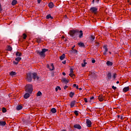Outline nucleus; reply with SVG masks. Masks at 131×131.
<instances>
[{
  "label": "nucleus",
  "instance_id": "f257e3e1",
  "mask_svg": "<svg viewBox=\"0 0 131 131\" xmlns=\"http://www.w3.org/2000/svg\"><path fill=\"white\" fill-rule=\"evenodd\" d=\"M78 34H79V31L77 30H70L69 32V35L72 38H77V36H78Z\"/></svg>",
  "mask_w": 131,
  "mask_h": 131
},
{
  "label": "nucleus",
  "instance_id": "f03ea898",
  "mask_svg": "<svg viewBox=\"0 0 131 131\" xmlns=\"http://www.w3.org/2000/svg\"><path fill=\"white\" fill-rule=\"evenodd\" d=\"M33 91V87L32 86V84H28L26 86V92L27 93L31 94V93H32Z\"/></svg>",
  "mask_w": 131,
  "mask_h": 131
},
{
  "label": "nucleus",
  "instance_id": "7ed1b4c3",
  "mask_svg": "<svg viewBox=\"0 0 131 131\" xmlns=\"http://www.w3.org/2000/svg\"><path fill=\"white\" fill-rule=\"evenodd\" d=\"M48 50L47 49H42L41 51H37V54L41 58H45L46 57L45 53L48 52Z\"/></svg>",
  "mask_w": 131,
  "mask_h": 131
},
{
  "label": "nucleus",
  "instance_id": "20e7f679",
  "mask_svg": "<svg viewBox=\"0 0 131 131\" xmlns=\"http://www.w3.org/2000/svg\"><path fill=\"white\" fill-rule=\"evenodd\" d=\"M26 79L27 81H29V82H31L32 81V73H29L27 74V78Z\"/></svg>",
  "mask_w": 131,
  "mask_h": 131
},
{
  "label": "nucleus",
  "instance_id": "39448f33",
  "mask_svg": "<svg viewBox=\"0 0 131 131\" xmlns=\"http://www.w3.org/2000/svg\"><path fill=\"white\" fill-rule=\"evenodd\" d=\"M32 77L34 80H38L39 79V77H38L36 73H32Z\"/></svg>",
  "mask_w": 131,
  "mask_h": 131
},
{
  "label": "nucleus",
  "instance_id": "423d86ee",
  "mask_svg": "<svg viewBox=\"0 0 131 131\" xmlns=\"http://www.w3.org/2000/svg\"><path fill=\"white\" fill-rule=\"evenodd\" d=\"M90 11L94 14H97V12H98V8H97V7H91Z\"/></svg>",
  "mask_w": 131,
  "mask_h": 131
},
{
  "label": "nucleus",
  "instance_id": "0eeeda50",
  "mask_svg": "<svg viewBox=\"0 0 131 131\" xmlns=\"http://www.w3.org/2000/svg\"><path fill=\"white\" fill-rule=\"evenodd\" d=\"M47 68L50 70V71H53V70H55V67L54 66V64L51 63L50 65L47 64Z\"/></svg>",
  "mask_w": 131,
  "mask_h": 131
},
{
  "label": "nucleus",
  "instance_id": "6e6552de",
  "mask_svg": "<svg viewBox=\"0 0 131 131\" xmlns=\"http://www.w3.org/2000/svg\"><path fill=\"white\" fill-rule=\"evenodd\" d=\"M90 76L92 78H96V77H97V75L96 74V72H95V71L91 72Z\"/></svg>",
  "mask_w": 131,
  "mask_h": 131
},
{
  "label": "nucleus",
  "instance_id": "1a4fd4ad",
  "mask_svg": "<svg viewBox=\"0 0 131 131\" xmlns=\"http://www.w3.org/2000/svg\"><path fill=\"white\" fill-rule=\"evenodd\" d=\"M103 48L104 50L103 51V55L106 56V55H107V52H108V48H107V46H104Z\"/></svg>",
  "mask_w": 131,
  "mask_h": 131
},
{
  "label": "nucleus",
  "instance_id": "9d476101",
  "mask_svg": "<svg viewBox=\"0 0 131 131\" xmlns=\"http://www.w3.org/2000/svg\"><path fill=\"white\" fill-rule=\"evenodd\" d=\"M86 123L88 127H91L92 126V121H91V120L87 119Z\"/></svg>",
  "mask_w": 131,
  "mask_h": 131
},
{
  "label": "nucleus",
  "instance_id": "9b49d317",
  "mask_svg": "<svg viewBox=\"0 0 131 131\" xmlns=\"http://www.w3.org/2000/svg\"><path fill=\"white\" fill-rule=\"evenodd\" d=\"M78 35L80 38H82V37H83V32H82V30L79 31V34Z\"/></svg>",
  "mask_w": 131,
  "mask_h": 131
},
{
  "label": "nucleus",
  "instance_id": "f8f14e48",
  "mask_svg": "<svg viewBox=\"0 0 131 131\" xmlns=\"http://www.w3.org/2000/svg\"><path fill=\"white\" fill-rule=\"evenodd\" d=\"M106 77L108 80H111V78H112V75L111 74V73H108L106 75Z\"/></svg>",
  "mask_w": 131,
  "mask_h": 131
},
{
  "label": "nucleus",
  "instance_id": "ddd939ff",
  "mask_svg": "<svg viewBox=\"0 0 131 131\" xmlns=\"http://www.w3.org/2000/svg\"><path fill=\"white\" fill-rule=\"evenodd\" d=\"M76 103V101H75V100L72 101L70 104L71 108H73V107H74V106H75Z\"/></svg>",
  "mask_w": 131,
  "mask_h": 131
},
{
  "label": "nucleus",
  "instance_id": "4468645a",
  "mask_svg": "<svg viewBox=\"0 0 131 131\" xmlns=\"http://www.w3.org/2000/svg\"><path fill=\"white\" fill-rule=\"evenodd\" d=\"M74 127L75 128H77V129H81V126L79 124H75Z\"/></svg>",
  "mask_w": 131,
  "mask_h": 131
},
{
  "label": "nucleus",
  "instance_id": "2eb2a0df",
  "mask_svg": "<svg viewBox=\"0 0 131 131\" xmlns=\"http://www.w3.org/2000/svg\"><path fill=\"white\" fill-rule=\"evenodd\" d=\"M129 91V87H125L123 89V93H126V92H128Z\"/></svg>",
  "mask_w": 131,
  "mask_h": 131
},
{
  "label": "nucleus",
  "instance_id": "dca6fc26",
  "mask_svg": "<svg viewBox=\"0 0 131 131\" xmlns=\"http://www.w3.org/2000/svg\"><path fill=\"white\" fill-rule=\"evenodd\" d=\"M78 46H79V47H80V48H84L85 47L84 43H83V42H78Z\"/></svg>",
  "mask_w": 131,
  "mask_h": 131
},
{
  "label": "nucleus",
  "instance_id": "f3484780",
  "mask_svg": "<svg viewBox=\"0 0 131 131\" xmlns=\"http://www.w3.org/2000/svg\"><path fill=\"white\" fill-rule=\"evenodd\" d=\"M106 65L107 66H109L110 67H111V66H112V65H113V62H112L110 61H107L106 62Z\"/></svg>",
  "mask_w": 131,
  "mask_h": 131
},
{
  "label": "nucleus",
  "instance_id": "a211bd4d",
  "mask_svg": "<svg viewBox=\"0 0 131 131\" xmlns=\"http://www.w3.org/2000/svg\"><path fill=\"white\" fill-rule=\"evenodd\" d=\"M22 109H23V106L21 105H18L16 106V110L18 111L19 110H22Z\"/></svg>",
  "mask_w": 131,
  "mask_h": 131
},
{
  "label": "nucleus",
  "instance_id": "6ab92c4d",
  "mask_svg": "<svg viewBox=\"0 0 131 131\" xmlns=\"http://www.w3.org/2000/svg\"><path fill=\"white\" fill-rule=\"evenodd\" d=\"M24 97L25 99H28V98H29V97H30V94L29 93H26V94H25Z\"/></svg>",
  "mask_w": 131,
  "mask_h": 131
},
{
  "label": "nucleus",
  "instance_id": "aec40b11",
  "mask_svg": "<svg viewBox=\"0 0 131 131\" xmlns=\"http://www.w3.org/2000/svg\"><path fill=\"white\" fill-rule=\"evenodd\" d=\"M48 6L50 9H53L54 8V3L51 2L49 4Z\"/></svg>",
  "mask_w": 131,
  "mask_h": 131
},
{
  "label": "nucleus",
  "instance_id": "412c9836",
  "mask_svg": "<svg viewBox=\"0 0 131 131\" xmlns=\"http://www.w3.org/2000/svg\"><path fill=\"white\" fill-rule=\"evenodd\" d=\"M98 99H99V100L100 102H102V101L104 100V97H103V96H102V95H100V96L98 97Z\"/></svg>",
  "mask_w": 131,
  "mask_h": 131
},
{
  "label": "nucleus",
  "instance_id": "4be33fe9",
  "mask_svg": "<svg viewBox=\"0 0 131 131\" xmlns=\"http://www.w3.org/2000/svg\"><path fill=\"white\" fill-rule=\"evenodd\" d=\"M0 125L1 126H5L6 125L5 121H0Z\"/></svg>",
  "mask_w": 131,
  "mask_h": 131
},
{
  "label": "nucleus",
  "instance_id": "5701e85b",
  "mask_svg": "<svg viewBox=\"0 0 131 131\" xmlns=\"http://www.w3.org/2000/svg\"><path fill=\"white\" fill-rule=\"evenodd\" d=\"M85 65H86V62H85V60H83V63H82L81 66L83 68H84L85 67Z\"/></svg>",
  "mask_w": 131,
  "mask_h": 131
},
{
  "label": "nucleus",
  "instance_id": "b1692460",
  "mask_svg": "<svg viewBox=\"0 0 131 131\" xmlns=\"http://www.w3.org/2000/svg\"><path fill=\"white\" fill-rule=\"evenodd\" d=\"M17 0H13L11 4L12 5V6H15V5H17Z\"/></svg>",
  "mask_w": 131,
  "mask_h": 131
},
{
  "label": "nucleus",
  "instance_id": "393cba45",
  "mask_svg": "<svg viewBox=\"0 0 131 131\" xmlns=\"http://www.w3.org/2000/svg\"><path fill=\"white\" fill-rule=\"evenodd\" d=\"M46 19H53V18L51 14H48L46 16Z\"/></svg>",
  "mask_w": 131,
  "mask_h": 131
},
{
  "label": "nucleus",
  "instance_id": "a878e982",
  "mask_svg": "<svg viewBox=\"0 0 131 131\" xmlns=\"http://www.w3.org/2000/svg\"><path fill=\"white\" fill-rule=\"evenodd\" d=\"M60 60H64L65 59V54H63L61 56L59 57Z\"/></svg>",
  "mask_w": 131,
  "mask_h": 131
},
{
  "label": "nucleus",
  "instance_id": "bb28decb",
  "mask_svg": "<svg viewBox=\"0 0 131 131\" xmlns=\"http://www.w3.org/2000/svg\"><path fill=\"white\" fill-rule=\"evenodd\" d=\"M17 74V73H16V72H11L10 73V75H11V76H14L15 75H16Z\"/></svg>",
  "mask_w": 131,
  "mask_h": 131
},
{
  "label": "nucleus",
  "instance_id": "cd10ccee",
  "mask_svg": "<svg viewBox=\"0 0 131 131\" xmlns=\"http://www.w3.org/2000/svg\"><path fill=\"white\" fill-rule=\"evenodd\" d=\"M16 56L17 57L19 56V57H21L22 56V53L19 52H17L16 53Z\"/></svg>",
  "mask_w": 131,
  "mask_h": 131
},
{
  "label": "nucleus",
  "instance_id": "c85d7f7f",
  "mask_svg": "<svg viewBox=\"0 0 131 131\" xmlns=\"http://www.w3.org/2000/svg\"><path fill=\"white\" fill-rule=\"evenodd\" d=\"M51 111L52 113H53V114L56 113V112H57V110L55 108H52L51 110Z\"/></svg>",
  "mask_w": 131,
  "mask_h": 131
},
{
  "label": "nucleus",
  "instance_id": "c756f323",
  "mask_svg": "<svg viewBox=\"0 0 131 131\" xmlns=\"http://www.w3.org/2000/svg\"><path fill=\"white\" fill-rule=\"evenodd\" d=\"M21 60H22V58L20 57H18L15 58V61L17 62H19V61H21Z\"/></svg>",
  "mask_w": 131,
  "mask_h": 131
},
{
  "label": "nucleus",
  "instance_id": "7c9ffc66",
  "mask_svg": "<svg viewBox=\"0 0 131 131\" xmlns=\"http://www.w3.org/2000/svg\"><path fill=\"white\" fill-rule=\"evenodd\" d=\"M62 82H64V83H68V82H69V81H68V80L66 79V78H63L62 79Z\"/></svg>",
  "mask_w": 131,
  "mask_h": 131
},
{
  "label": "nucleus",
  "instance_id": "2f4dec72",
  "mask_svg": "<svg viewBox=\"0 0 131 131\" xmlns=\"http://www.w3.org/2000/svg\"><path fill=\"white\" fill-rule=\"evenodd\" d=\"M36 41H37V42H38V43H39L40 42H41V38L38 37V38L36 39Z\"/></svg>",
  "mask_w": 131,
  "mask_h": 131
},
{
  "label": "nucleus",
  "instance_id": "473e14b6",
  "mask_svg": "<svg viewBox=\"0 0 131 131\" xmlns=\"http://www.w3.org/2000/svg\"><path fill=\"white\" fill-rule=\"evenodd\" d=\"M90 39L92 41H94V40H95V36L91 35Z\"/></svg>",
  "mask_w": 131,
  "mask_h": 131
},
{
  "label": "nucleus",
  "instance_id": "72a5a7b5",
  "mask_svg": "<svg viewBox=\"0 0 131 131\" xmlns=\"http://www.w3.org/2000/svg\"><path fill=\"white\" fill-rule=\"evenodd\" d=\"M59 90V91H61V87L57 86H56V88H55V91L56 92H58V90Z\"/></svg>",
  "mask_w": 131,
  "mask_h": 131
},
{
  "label": "nucleus",
  "instance_id": "f704fd0d",
  "mask_svg": "<svg viewBox=\"0 0 131 131\" xmlns=\"http://www.w3.org/2000/svg\"><path fill=\"white\" fill-rule=\"evenodd\" d=\"M73 96H74V92H70V98H73Z\"/></svg>",
  "mask_w": 131,
  "mask_h": 131
},
{
  "label": "nucleus",
  "instance_id": "c9c22d12",
  "mask_svg": "<svg viewBox=\"0 0 131 131\" xmlns=\"http://www.w3.org/2000/svg\"><path fill=\"white\" fill-rule=\"evenodd\" d=\"M42 94L40 91H38L37 93V97H40V96H41Z\"/></svg>",
  "mask_w": 131,
  "mask_h": 131
},
{
  "label": "nucleus",
  "instance_id": "e433bc0d",
  "mask_svg": "<svg viewBox=\"0 0 131 131\" xmlns=\"http://www.w3.org/2000/svg\"><path fill=\"white\" fill-rule=\"evenodd\" d=\"M2 112L3 113H6L7 112V109L5 107H3Z\"/></svg>",
  "mask_w": 131,
  "mask_h": 131
},
{
  "label": "nucleus",
  "instance_id": "4c0bfd02",
  "mask_svg": "<svg viewBox=\"0 0 131 131\" xmlns=\"http://www.w3.org/2000/svg\"><path fill=\"white\" fill-rule=\"evenodd\" d=\"M7 50L8 51H12L13 49L12 48V47H11L10 46H9L7 47Z\"/></svg>",
  "mask_w": 131,
  "mask_h": 131
},
{
  "label": "nucleus",
  "instance_id": "58836bf2",
  "mask_svg": "<svg viewBox=\"0 0 131 131\" xmlns=\"http://www.w3.org/2000/svg\"><path fill=\"white\" fill-rule=\"evenodd\" d=\"M117 76V74L116 73H114L113 76V79L114 80L115 78H116V76Z\"/></svg>",
  "mask_w": 131,
  "mask_h": 131
},
{
  "label": "nucleus",
  "instance_id": "ea45409f",
  "mask_svg": "<svg viewBox=\"0 0 131 131\" xmlns=\"http://www.w3.org/2000/svg\"><path fill=\"white\" fill-rule=\"evenodd\" d=\"M23 36L24 39H26V37H27V35H26V34L24 33L23 35Z\"/></svg>",
  "mask_w": 131,
  "mask_h": 131
},
{
  "label": "nucleus",
  "instance_id": "a19ab883",
  "mask_svg": "<svg viewBox=\"0 0 131 131\" xmlns=\"http://www.w3.org/2000/svg\"><path fill=\"white\" fill-rule=\"evenodd\" d=\"M73 86H74V88H76V89L77 90H78V85H77L76 84H73Z\"/></svg>",
  "mask_w": 131,
  "mask_h": 131
},
{
  "label": "nucleus",
  "instance_id": "79ce46f5",
  "mask_svg": "<svg viewBox=\"0 0 131 131\" xmlns=\"http://www.w3.org/2000/svg\"><path fill=\"white\" fill-rule=\"evenodd\" d=\"M74 113H75V115H76V116H78V111H74Z\"/></svg>",
  "mask_w": 131,
  "mask_h": 131
},
{
  "label": "nucleus",
  "instance_id": "37998d69",
  "mask_svg": "<svg viewBox=\"0 0 131 131\" xmlns=\"http://www.w3.org/2000/svg\"><path fill=\"white\" fill-rule=\"evenodd\" d=\"M69 75H70V76H71V77H73V76H74V74H73V73H70Z\"/></svg>",
  "mask_w": 131,
  "mask_h": 131
},
{
  "label": "nucleus",
  "instance_id": "c03bdc74",
  "mask_svg": "<svg viewBox=\"0 0 131 131\" xmlns=\"http://www.w3.org/2000/svg\"><path fill=\"white\" fill-rule=\"evenodd\" d=\"M19 63V62L18 61H17V62H16V61H13V63L14 64H15V65H18V63Z\"/></svg>",
  "mask_w": 131,
  "mask_h": 131
},
{
  "label": "nucleus",
  "instance_id": "a18cd8bd",
  "mask_svg": "<svg viewBox=\"0 0 131 131\" xmlns=\"http://www.w3.org/2000/svg\"><path fill=\"white\" fill-rule=\"evenodd\" d=\"M3 11V8H2V5L0 4V12Z\"/></svg>",
  "mask_w": 131,
  "mask_h": 131
},
{
  "label": "nucleus",
  "instance_id": "49530a36",
  "mask_svg": "<svg viewBox=\"0 0 131 131\" xmlns=\"http://www.w3.org/2000/svg\"><path fill=\"white\" fill-rule=\"evenodd\" d=\"M112 88L113 89V90H115L117 89V88H116V87H115V86H112Z\"/></svg>",
  "mask_w": 131,
  "mask_h": 131
},
{
  "label": "nucleus",
  "instance_id": "de8ad7c7",
  "mask_svg": "<svg viewBox=\"0 0 131 131\" xmlns=\"http://www.w3.org/2000/svg\"><path fill=\"white\" fill-rule=\"evenodd\" d=\"M84 100L85 103H88V99H86V98H84Z\"/></svg>",
  "mask_w": 131,
  "mask_h": 131
},
{
  "label": "nucleus",
  "instance_id": "09e8293b",
  "mask_svg": "<svg viewBox=\"0 0 131 131\" xmlns=\"http://www.w3.org/2000/svg\"><path fill=\"white\" fill-rule=\"evenodd\" d=\"M92 62L93 63H96V60L93 59V60H92Z\"/></svg>",
  "mask_w": 131,
  "mask_h": 131
},
{
  "label": "nucleus",
  "instance_id": "8fccbe9b",
  "mask_svg": "<svg viewBox=\"0 0 131 131\" xmlns=\"http://www.w3.org/2000/svg\"><path fill=\"white\" fill-rule=\"evenodd\" d=\"M68 88V86L65 85V86L63 87V89H64V90H66V89H67Z\"/></svg>",
  "mask_w": 131,
  "mask_h": 131
},
{
  "label": "nucleus",
  "instance_id": "3c124183",
  "mask_svg": "<svg viewBox=\"0 0 131 131\" xmlns=\"http://www.w3.org/2000/svg\"><path fill=\"white\" fill-rule=\"evenodd\" d=\"M70 72H71V73H73V69H70Z\"/></svg>",
  "mask_w": 131,
  "mask_h": 131
},
{
  "label": "nucleus",
  "instance_id": "603ef678",
  "mask_svg": "<svg viewBox=\"0 0 131 131\" xmlns=\"http://www.w3.org/2000/svg\"><path fill=\"white\" fill-rule=\"evenodd\" d=\"M120 119H121V120H122V119H123V117L122 116L120 117Z\"/></svg>",
  "mask_w": 131,
  "mask_h": 131
},
{
  "label": "nucleus",
  "instance_id": "864d4df0",
  "mask_svg": "<svg viewBox=\"0 0 131 131\" xmlns=\"http://www.w3.org/2000/svg\"><path fill=\"white\" fill-rule=\"evenodd\" d=\"M62 64H66V60H64L63 61H62Z\"/></svg>",
  "mask_w": 131,
  "mask_h": 131
},
{
  "label": "nucleus",
  "instance_id": "5fc2aeb1",
  "mask_svg": "<svg viewBox=\"0 0 131 131\" xmlns=\"http://www.w3.org/2000/svg\"><path fill=\"white\" fill-rule=\"evenodd\" d=\"M41 2V0H37L38 4H39Z\"/></svg>",
  "mask_w": 131,
  "mask_h": 131
},
{
  "label": "nucleus",
  "instance_id": "6e6d98bb",
  "mask_svg": "<svg viewBox=\"0 0 131 131\" xmlns=\"http://www.w3.org/2000/svg\"><path fill=\"white\" fill-rule=\"evenodd\" d=\"M99 2H100L99 0H96V3H97V4H99Z\"/></svg>",
  "mask_w": 131,
  "mask_h": 131
},
{
  "label": "nucleus",
  "instance_id": "4d7b16f0",
  "mask_svg": "<svg viewBox=\"0 0 131 131\" xmlns=\"http://www.w3.org/2000/svg\"><path fill=\"white\" fill-rule=\"evenodd\" d=\"M74 53L75 54V53H77V50H74Z\"/></svg>",
  "mask_w": 131,
  "mask_h": 131
},
{
  "label": "nucleus",
  "instance_id": "13d9d810",
  "mask_svg": "<svg viewBox=\"0 0 131 131\" xmlns=\"http://www.w3.org/2000/svg\"><path fill=\"white\" fill-rule=\"evenodd\" d=\"M94 99V96H92L90 98V100H93Z\"/></svg>",
  "mask_w": 131,
  "mask_h": 131
},
{
  "label": "nucleus",
  "instance_id": "bf43d9fd",
  "mask_svg": "<svg viewBox=\"0 0 131 131\" xmlns=\"http://www.w3.org/2000/svg\"><path fill=\"white\" fill-rule=\"evenodd\" d=\"M62 75H66V73H65L64 72L62 73Z\"/></svg>",
  "mask_w": 131,
  "mask_h": 131
},
{
  "label": "nucleus",
  "instance_id": "052dcab7",
  "mask_svg": "<svg viewBox=\"0 0 131 131\" xmlns=\"http://www.w3.org/2000/svg\"><path fill=\"white\" fill-rule=\"evenodd\" d=\"M120 115H117V117H118V118H120Z\"/></svg>",
  "mask_w": 131,
  "mask_h": 131
},
{
  "label": "nucleus",
  "instance_id": "680f3d73",
  "mask_svg": "<svg viewBox=\"0 0 131 131\" xmlns=\"http://www.w3.org/2000/svg\"><path fill=\"white\" fill-rule=\"evenodd\" d=\"M92 3H93V4H95V0H93V1H92Z\"/></svg>",
  "mask_w": 131,
  "mask_h": 131
},
{
  "label": "nucleus",
  "instance_id": "e2e57ef3",
  "mask_svg": "<svg viewBox=\"0 0 131 131\" xmlns=\"http://www.w3.org/2000/svg\"><path fill=\"white\" fill-rule=\"evenodd\" d=\"M78 90H79V91H81V90H82V88H78Z\"/></svg>",
  "mask_w": 131,
  "mask_h": 131
},
{
  "label": "nucleus",
  "instance_id": "0e129e2a",
  "mask_svg": "<svg viewBox=\"0 0 131 131\" xmlns=\"http://www.w3.org/2000/svg\"><path fill=\"white\" fill-rule=\"evenodd\" d=\"M116 83H117V84L119 83V81H117Z\"/></svg>",
  "mask_w": 131,
  "mask_h": 131
},
{
  "label": "nucleus",
  "instance_id": "69168bd1",
  "mask_svg": "<svg viewBox=\"0 0 131 131\" xmlns=\"http://www.w3.org/2000/svg\"><path fill=\"white\" fill-rule=\"evenodd\" d=\"M130 55L131 56V50H130Z\"/></svg>",
  "mask_w": 131,
  "mask_h": 131
},
{
  "label": "nucleus",
  "instance_id": "338daca9",
  "mask_svg": "<svg viewBox=\"0 0 131 131\" xmlns=\"http://www.w3.org/2000/svg\"><path fill=\"white\" fill-rule=\"evenodd\" d=\"M109 53H110V54L111 55L112 54L111 52H109Z\"/></svg>",
  "mask_w": 131,
  "mask_h": 131
}]
</instances>
